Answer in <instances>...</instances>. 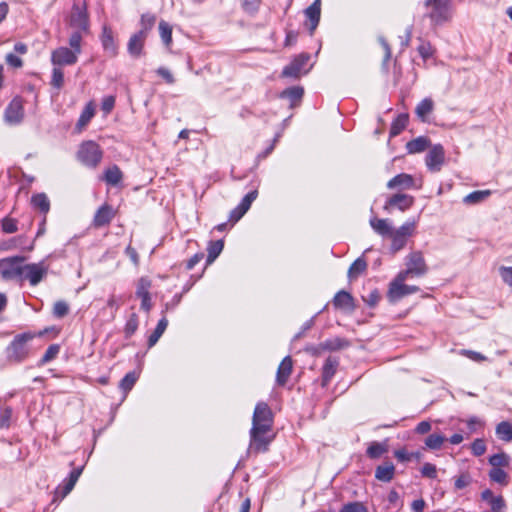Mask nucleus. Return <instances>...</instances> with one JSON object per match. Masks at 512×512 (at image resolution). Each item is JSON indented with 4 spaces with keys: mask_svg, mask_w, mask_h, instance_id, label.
I'll return each mask as SVG.
<instances>
[{
    "mask_svg": "<svg viewBox=\"0 0 512 512\" xmlns=\"http://www.w3.org/2000/svg\"><path fill=\"white\" fill-rule=\"evenodd\" d=\"M272 425L273 414L271 409L264 402L258 403L253 413L252 428L250 430V451L259 453L265 452L268 449L274 437L271 434Z\"/></svg>",
    "mask_w": 512,
    "mask_h": 512,
    "instance_id": "nucleus-1",
    "label": "nucleus"
},
{
    "mask_svg": "<svg viewBox=\"0 0 512 512\" xmlns=\"http://www.w3.org/2000/svg\"><path fill=\"white\" fill-rule=\"evenodd\" d=\"M426 16L433 26L450 22L454 15L452 0H425Z\"/></svg>",
    "mask_w": 512,
    "mask_h": 512,
    "instance_id": "nucleus-2",
    "label": "nucleus"
},
{
    "mask_svg": "<svg viewBox=\"0 0 512 512\" xmlns=\"http://www.w3.org/2000/svg\"><path fill=\"white\" fill-rule=\"evenodd\" d=\"M34 337L31 333L17 335L5 350L6 359L10 363H20L24 361L29 353L28 342Z\"/></svg>",
    "mask_w": 512,
    "mask_h": 512,
    "instance_id": "nucleus-3",
    "label": "nucleus"
},
{
    "mask_svg": "<svg viewBox=\"0 0 512 512\" xmlns=\"http://www.w3.org/2000/svg\"><path fill=\"white\" fill-rule=\"evenodd\" d=\"M66 22L71 30L89 32L90 21L86 4L75 2Z\"/></svg>",
    "mask_w": 512,
    "mask_h": 512,
    "instance_id": "nucleus-4",
    "label": "nucleus"
},
{
    "mask_svg": "<svg viewBox=\"0 0 512 512\" xmlns=\"http://www.w3.org/2000/svg\"><path fill=\"white\" fill-rule=\"evenodd\" d=\"M25 257L14 256L0 260V276L6 281L21 282L22 265Z\"/></svg>",
    "mask_w": 512,
    "mask_h": 512,
    "instance_id": "nucleus-5",
    "label": "nucleus"
},
{
    "mask_svg": "<svg viewBox=\"0 0 512 512\" xmlns=\"http://www.w3.org/2000/svg\"><path fill=\"white\" fill-rule=\"evenodd\" d=\"M406 269L399 273L410 278L422 277L428 272L424 255L421 251H412L405 258Z\"/></svg>",
    "mask_w": 512,
    "mask_h": 512,
    "instance_id": "nucleus-6",
    "label": "nucleus"
},
{
    "mask_svg": "<svg viewBox=\"0 0 512 512\" xmlns=\"http://www.w3.org/2000/svg\"><path fill=\"white\" fill-rule=\"evenodd\" d=\"M410 277L398 273L394 280L390 283L387 297L390 302H397L403 297L419 291L418 286L407 285L405 281Z\"/></svg>",
    "mask_w": 512,
    "mask_h": 512,
    "instance_id": "nucleus-7",
    "label": "nucleus"
},
{
    "mask_svg": "<svg viewBox=\"0 0 512 512\" xmlns=\"http://www.w3.org/2000/svg\"><path fill=\"white\" fill-rule=\"evenodd\" d=\"M103 156L99 145L94 141L83 142L77 152L78 160L85 166L95 168Z\"/></svg>",
    "mask_w": 512,
    "mask_h": 512,
    "instance_id": "nucleus-8",
    "label": "nucleus"
},
{
    "mask_svg": "<svg viewBox=\"0 0 512 512\" xmlns=\"http://www.w3.org/2000/svg\"><path fill=\"white\" fill-rule=\"evenodd\" d=\"M416 223V220L407 221L398 229H393L388 236L391 239L390 249L392 253H397L406 246L408 238L415 232Z\"/></svg>",
    "mask_w": 512,
    "mask_h": 512,
    "instance_id": "nucleus-9",
    "label": "nucleus"
},
{
    "mask_svg": "<svg viewBox=\"0 0 512 512\" xmlns=\"http://www.w3.org/2000/svg\"><path fill=\"white\" fill-rule=\"evenodd\" d=\"M49 266L45 261L22 265L21 282L28 280L30 285H38L47 275Z\"/></svg>",
    "mask_w": 512,
    "mask_h": 512,
    "instance_id": "nucleus-10",
    "label": "nucleus"
},
{
    "mask_svg": "<svg viewBox=\"0 0 512 512\" xmlns=\"http://www.w3.org/2000/svg\"><path fill=\"white\" fill-rule=\"evenodd\" d=\"M310 59V55L307 53H303L298 55L293 59V61L284 67L282 71L283 77H290V78H298L302 74H306L308 72V69H305L308 61Z\"/></svg>",
    "mask_w": 512,
    "mask_h": 512,
    "instance_id": "nucleus-11",
    "label": "nucleus"
},
{
    "mask_svg": "<svg viewBox=\"0 0 512 512\" xmlns=\"http://www.w3.org/2000/svg\"><path fill=\"white\" fill-rule=\"evenodd\" d=\"M445 160V152L442 145L437 144L430 148L426 155L425 163L431 172H439Z\"/></svg>",
    "mask_w": 512,
    "mask_h": 512,
    "instance_id": "nucleus-12",
    "label": "nucleus"
},
{
    "mask_svg": "<svg viewBox=\"0 0 512 512\" xmlns=\"http://www.w3.org/2000/svg\"><path fill=\"white\" fill-rule=\"evenodd\" d=\"M24 117L23 100L20 97H15L9 103L5 110L4 118L9 124H19Z\"/></svg>",
    "mask_w": 512,
    "mask_h": 512,
    "instance_id": "nucleus-13",
    "label": "nucleus"
},
{
    "mask_svg": "<svg viewBox=\"0 0 512 512\" xmlns=\"http://www.w3.org/2000/svg\"><path fill=\"white\" fill-rule=\"evenodd\" d=\"M78 55L67 47H59L52 52L51 61L54 65H73L77 62Z\"/></svg>",
    "mask_w": 512,
    "mask_h": 512,
    "instance_id": "nucleus-14",
    "label": "nucleus"
},
{
    "mask_svg": "<svg viewBox=\"0 0 512 512\" xmlns=\"http://www.w3.org/2000/svg\"><path fill=\"white\" fill-rule=\"evenodd\" d=\"M388 189H397V190H409V189H419L420 185H416L415 180L412 175L406 173H400L390 179L387 183Z\"/></svg>",
    "mask_w": 512,
    "mask_h": 512,
    "instance_id": "nucleus-15",
    "label": "nucleus"
},
{
    "mask_svg": "<svg viewBox=\"0 0 512 512\" xmlns=\"http://www.w3.org/2000/svg\"><path fill=\"white\" fill-rule=\"evenodd\" d=\"M414 204V197L408 194L397 193L389 197L384 205L385 210L393 207L400 211L408 210Z\"/></svg>",
    "mask_w": 512,
    "mask_h": 512,
    "instance_id": "nucleus-16",
    "label": "nucleus"
},
{
    "mask_svg": "<svg viewBox=\"0 0 512 512\" xmlns=\"http://www.w3.org/2000/svg\"><path fill=\"white\" fill-rule=\"evenodd\" d=\"M114 215L115 213L113 208L108 204H104L96 211L93 219V225L95 227L108 225L114 218Z\"/></svg>",
    "mask_w": 512,
    "mask_h": 512,
    "instance_id": "nucleus-17",
    "label": "nucleus"
},
{
    "mask_svg": "<svg viewBox=\"0 0 512 512\" xmlns=\"http://www.w3.org/2000/svg\"><path fill=\"white\" fill-rule=\"evenodd\" d=\"M333 305L337 309L352 312L355 309L354 300L350 293L341 290L333 298Z\"/></svg>",
    "mask_w": 512,
    "mask_h": 512,
    "instance_id": "nucleus-18",
    "label": "nucleus"
},
{
    "mask_svg": "<svg viewBox=\"0 0 512 512\" xmlns=\"http://www.w3.org/2000/svg\"><path fill=\"white\" fill-rule=\"evenodd\" d=\"M145 40L146 37L144 36V32H137L130 37L127 48L129 54L132 57H140L143 51Z\"/></svg>",
    "mask_w": 512,
    "mask_h": 512,
    "instance_id": "nucleus-19",
    "label": "nucleus"
},
{
    "mask_svg": "<svg viewBox=\"0 0 512 512\" xmlns=\"http://www.w3.org/2000/svg\"><path fill=\"white\" fill-rule=\"evenodd\" d=\"M321 14V0H315L308 8L305 10V15L310 21V31L314 32L316 27L320 21Z\"/></svg>",
    "mask_w": 512,
    "mask_h": 512,
    "instance_id": "nucleus-20",
    "label": "nucleus"
},
{
    "mask_svg": "<svg viewBox=\"0 0 512 512\" xmlns=\"http://www.w3.org/2000/svg\"><path fill=\"white\" fill-rule=\"evenodd\" d=\"M370 226L372 229L382 237H388L393 231L391 222L388 219H379L373 217L370 219Z\"/></svg>",
    "mask_w": 512,
    "mask_h": 512,
    "instance_id": "nucleus-21",
    "label": "nucleus"
},
{
    "mask_svg": "<svg viewBox=\"0 0 512 512\" xmlns=\"http://www.w3.org/2000/svg\"><path fill=\"white\" fill-rule=\"evenodd\" d=\"M101 42L106 52H108L112 56L116 55L117 46L114 42L112 30L106 26L103 27Z\"/></svg>",
    "mask_w": 512,
    "mask_h": 512,
    "instance_id": "nucleus-22",
    "label": "nucleus"
},
{
    "mask_svg": "<svg viewBox=\"0 0 512 512\" xmlns=\"http://www.w3.org/2000/svg\"><path fill=\"white\" fill-rule=\"evenodd\" d=\"M292 359L289 356H286L280 363L278 370H277V382L278 384H284L291 372H292Z\"/></svg>",
    "mask_w": 512,
    "mask_h": 512,
    "instance_id": "nucleus-23",
    "label": "nucleus"
},
{
    "mask_svg": "<svg viewBox=\"0 0 512 512\" xmlns=\"http://www.w3.org/2000/svg\"><path fill=\"white\" fill-rule=\"evenodd\" d=\"M429 145H430V142H429L428 138L420 136V137H417V138L409 141L406 144V149H407L408 153L415 154V153L423 152L424 150H426L429 147Z\"/></svg>",
    "mask_w": 512,
    "mask_h": 512,
    "instance_id": "nucleus-24",
    "label": "nucleus"
},
{
    "mask_svg": "<svg viewBox=\"0 0 512 512\" xmlns=\"http://www.w3.org/2000/svg\"><path fill=\"white\" fill-rule=\"evenodd\" d=\"M395 467L392 463H385L376 468V479L383 482H390L394 477Z\"/></svg>",
    "mask_w": 512,
    "mask_h": 512,
    "instance_id": "nucleus-25",
    "label": "nucleus"
},
{
    "mask_svg": "<svg viewBox=\"0 0 512 512\" xmlns=\"http://www.w3.org/2000/svg\"><path fill=\"white\" fill-rule=\"evenodd\" d=\"M367 269V262L363 257L357 258L348 270V278L350 281L358 278Z\"/></svg>",
    "mask_w": 512,
    "mask_h": 512,
    "instance_id": "nucleus-26",
    "label": "nucleus"
},
{
    "mask_svg": "<svg viewBox=\"0 0 512 512\" xmlns=\"http://www.w3.org/2000/svg\"><path fill=\"white\" fill-rule=\"evenodd\" d=\"M348 346L349 342L346 339L340 337L327 339L320 344L321 349L328 351L340 350Z\"/></svg>",
    "mask_w": 512,
    "mask_h": 512,
    "instance_id": "nucleus-27",
    "label": "nucleus"
},
{
    "mask_svg": "<svg viewBox=\"0 0 512 512\" xmlns=\"http://www.w3.org/2000/svg\"><path fill=\"white\" fill-rule=\"evenodd\" d=\"M433 108V100L431 98H425L417 105L415 113L422 121H425L427 116L433 111Z\"/></svg>",
    "mask_w": 512,
    "mask_h": 512,
    "instance_id": "nucleus-28",
    "label": "nucleus"
},
{
    "mask_svg": "<svg viewBox=\"0 0 512 512\" xmlns=\"http://www.w3.org/2000/svg\"><path fill=\"white\" fill-rule=\"evenodd\" d=\"M491 195L490 190H478L466 195L463 202L467 205H474L485 201Z\"/></svg>",
    "mask_w": 512,
    "mask_h": 512,
    "instance_id": "nucleus-29",
    "label": "nucleus"
},
{
    "mask_svg": "<svg viewBox=\"0 0 512 512\" xmlns=\"http://www.w3.org/2000/svg\"><path fill=\"white\" fill-rule=\"evenodd\" d=\"M167 326H168V320L165 317L160 319V321L158 322L155 330L153 331V333L148 338V346H149V348L153 347L158 342L160 337L165 332Z\"/></svg>",
    "mask_w": 512,
    "mask_h": 512,
    "instance_id": "nucleus-30",
    "label": "nucleus"
},
{
    "mask_svg": "<svg viewBox=\"0 0 512 512\" xmlns=\"http://www.w3.org/2000/svg\"><path fill=\"white\" fill-rule=\"evenodd\" d=\"M95 114V108H94V105L92 102L88 103L84 110L82 111L79 119H78V122H77V128L79 130H82L89 122L90 120L93 118Z\"/></svg>",
    "mask_w": 512,
    "mask_h": 512,
    "instance_id": "nucleus-31",
    "label": "nucleus"
},
{
    "mask_svg": "<svg viewBox=\"0 0 512 512\" xmlns=\"http://www.w3.org/2000/svg\"><path fill=\"white\" fill-rule=\"evenodd\" d=\"M496 435L502 441H512V424L507 421L500 422L496 426Z\"/></svg>",
    "mask_w": 512,
    "mask_h": 512,
    "instance_id": "nucleus-32",
    "label": "nucleus"
},
{
    "mask_svg": "<svg viewBox=\"0 0 512 512\" xmlns=\"http://www.w3.org/2000/svg\"><path fill=\"white\" fill-rule=\"evenodd\" d=\"M408 119V114L398 115L391 125L390 136L394 137L399 135L406 128Z\"/></svg>",
    "mask_w": 512,
    "mask_h": 512,
    "instance_id": "nucleus-33",
    "label": "nucleus"
},
{
    "mask_svg": "<svg viewBox=\"0 0 512 512\" xmlns=\"http://www.w3.org/2000/svg\"><path fill=\"white\" fill-rule=\"evenodd\" d=\"M82 470H83V468L74 469L69 474V477L67 479H65L64 486H63V496L68 495L72 491V489L74 488L75 484L77 483V481L82 473Z\"/></svg>",
    "mask_w": 512,
    "mask_h": 512,
    "instance_id": "nucleus-34",
    "label": "nucleus"
},
{
    "mask_svg": "<svg viewBox=\"0 0 512 512\" xmlns=\"http://www.w3.org/2000/svg\"><path fill=\"white\" fill-rule=\"evenodd\" d=\"M338 367V360L334 357H329L325 361L323 366V380L324 382H328L332 379L333 375L336 372Z\"/></svg>",
    "mask_w": 512,
    "mask_h": 512,
    "instance_id": "nucleus-35",
    "label": "nucleus"
},
{
    "mask_svg": "<svg viewBox=\"0 0 512 512\" xmlns=\"http://www.w3.org/2000/svg\"><path fill=\"white\" fill-rule=\"evenodd\" d=\"M224 247V243L222 240H217L214 242H210L208 246V256H207V264H211L215 261V259L220 255Z\"/></svg>",
    "mask_w": 512,
    "mask_h": 512,
    "instance_id": "nucleus-36",
    "label": "nucleus"
},
{
    "mask_svg": "<svg viewBox=\"0 0 512 512\" xmlns=\"http://www.w3.org/2000/svg\"><path fill=\"white\" fill-rule=\"evenodd\" d=\"M31 203L43 213H47L50 209V202L46 194L39 193L32 196Z\"/></svg>",
    "mask_w": 512,
    "mask_h": 512,
    "instance_id": "nucleus-37",
    "label": "nucleus"
},
{
    "mask_svg": "<svg viewBox=\"0 0 512 512\" xmlns=\"http://www.w3.org/2000/svg\"><path fill=\"white\" fill-rule=\"evenodd\" d=\"M304 90L300 86H293L281 93L282 98H288L291 101V105L301 100Z\"/></svg>",
    "mask_w": 512,
    "mask_h": 512,
    "instance_id": "nucleus-38",
    "label": "nucleus"
},
{
    "mask_svg": "<svg viewBox=\"0 0 512 512\" xmlns=\"http://www.w3.org/2000/svg\"><path fill=\"white\" fill-rule=\"evenodd\" d=\"M159 33H160V37H161L163 43L165 44V46L169 47L172 43V27H171V25L168 22L161 20L159 22Z\"/></svg>",
    "mask_w": 512,
    "mask_h": 512,
    "instance_id": "nucleus-39",
    "label": "nucleus"
},
{
    "mask_svg": "<svg viewBox=\"0 0 512 512\" xmlns=\"http://www.w3.org/2000/svg\"><path fill=\"white\" fill-rule=\"evenodd\" d=\"M88 33L89 32L72 30V33L69 37V45L71 47V50L75 51L77 54H80L82 38Z\"/></svg>",
    "mask_w": 512,
    "mask_h": 512,
    "instance_id": "nucleus-40",
    "label": "nucleus"
},
{
    "mask_svg": "<svg viewBox=\"0 0 512 512\" xmlns=\"http://www.w3.org/2000/svg\"><path fill=\"white\" fill-rule=\"evenodd\" d=\"M104 179L108 184L115 186L122 180V172L117 166H112L106 170Z\"/></svg>",
    "mask_w": 512,
    "mask_h": 512,
    "instance_id": "nucleus-41",
    "label": "nucleus"
},
{
    "mask_svg": "<svg viewBox=\"0 0 512 512\" xmlns=\"http://www.w3.org/2000/svg\"><path fill=\"white\" fill-rule=\"evenodd\" d=\"M386 451L387 447L385 444L372 442L367 448V455L372 459H376L381 457Z\"/></svg>",
    "mask_w": 512,
    "mask_h": 512,
    "instance_id": "nucleus-42",
    "label": "nucleus"
},
{
    "mask_svg": "<svg viewBox=\"0 0 512 512\" xmlns=\"http://www.w3.org/2000/svg\"><path fill=\"white\" fill-rule=\"evenodd\" d=\"M510 458L505 453L494 454L489 458V463L492 468H502L509 465Z\"/></svg>",
    "mask_w": 512,
    "mask_h": 512,
    "instance_id": "nucleus-43",
    "label": "nucleus"
},
{
    "mask_svg": "<svg viewBox=\"0 0 512 512\" xmlns=\"http://www.w3.org/2000/svg\"><path fill=\"white\" fill-rule=\"evenodd\" d=\"M489 477L492 481L501 484V485H507V473L502 468H492L489 471Z\"/></svg>",
    "mask_w": 512,
    "mask_h": 512,
    "instance_id": "nucleus-44",
    "label": "nucleus"
},
{
    "mask_svg": "<svg viewBox=\"0 0 512 512\" xmlns=\"http://www.w3.org/2000/svg\"><path fill=\"white\" fill-rule=\"evenodd\" d=\"M156 22V17L153 14H143L141 17V30L139 32H144V36L147 37L148 32L152 29Z\"/></svg>",
    "mask_w": 512,
    "mask_h": 512,
    "instance_id": "nucleus-45",
    "label": "nucleus"
},
{
    "mask_svg": "<svg viewBox=\"0 0 512 512\" xmlns=\"http://www.w3.org/2000/svg\"><path fill=\"white\" fill-rule=\"evenodd\" d=\"M446 438L439 434H431L427 437L425 444L428 448L437 450L440 449Z\"/></svg>",
    "mask_w": 512,
    "mask_h": 512,
    "instance_id": "nucleus-46",
    "label": "nucleus"
},
{
    "mask_svg": "<svg viewBox=\"0 0 512 512\" xmlns=\"http://www.w3.org/2000/svg\"><path fill=\"white\" fill-rule=\"evenodd\" d=\"M8 248H20L22 250L31 251L33 249V244L31 243L30 245L27 246L26 245V237L23 235H20V236L12 238L9 241Z\"/></svg>",
    "mask_w": 512,
    "mask_h": 512,
    "instance_id": "nucleus-47",
    "label": "nucleus"
},
{
    "mask_svg": "<svg viewBox=\"0 0 512 512\" xmlns=\"http://www.w3.org/2000/svg\"><path fill=\"white\" fill-rule=\"evenodd\" d=\"M151 282L147 278H141L137 284L136 295L139 298L150 296L149 289Z\"/></svg>",
    "mask_w": 512,
    "mask_h": 512,
    "instance_id": "nucleus-48",
    "label": "nucleus"
},
{
    "mask_svg": "<svg viewBox=\"0 0 512 512\" xmlns=\"http://www.w3.org/2000/svg\"><path fill=\"white\" fill-rule=\"evenodd\" d=\"M340 512H368V509L361 502H350L345 504Z\"/></svg>",
    "mask_w": 512,
    "mask_h": 512,
    "instance_id": "nucleus-49",
    "label": "nucleus"
},
{
    "mask_svg": "<svg viewBox=\"0 0 512 512\" xmlns=\"http://www.w3.org/2000/svg\"><path fill=\"white\" fill-rule=\"evenodd\" d=\"M12 419V409L9 407L3 408L0 412V428H9Z\"/></svg>",
    "mask_w": 512,
    "mask_h": 512,
    "instance_id": "nucleus-50",
    "label": "nucleus"
},
{
    "mask_svg": "<svg viewBox=\"0 0 512 512\" xmlns=\"http://www.w3.org/2000/svg\"><path fill=\"white\" fill-rule=\"evenodd\" d=\"M69 312V306L65 301H57L53 307V314L58 318H62Z\"/></svg>",
    "mask_w": 512,
    "mask_h": 512,
    "instance_id": "nucleus-51",
    "label": "nucleus"
},
{
    "mask_svg": "<svg viewBox=\"0 0 512 512\" xmlns=\"http://www.w3.org/2000/svg\"><path fill=\"white\" fill-rule=\"evenodd\" d=\"M257 195L258 193L256 190L249 192L247 195L244 196V198L242 199L238 206L241 207V210L247 212L250 209L253 201L257 198Z\"/></svg>",
    "mask_w": 512,
    "mask_h": 512,
    "instance_id": "nucleus-52",
    "label": "nucleus"
},
{
    "mask_svg": "<svg viewBox=\"0 0 512 512\" xmlns=\"http://www.w3.org/2000/svg\"><path fill=\"white\" fill-rule=\"evenodd\" d=\"M64 83V74L60 68H54L52 72L51 84L57 89H60Z\"/></svg>",
    "mask_w": 512,
    "mask_h": 512,
    "instance_id": "nucleus-53",
    "label": "nucleus"
},
{
    "mask_svg": "<svg viewBox=\"0 0 512 512\" xmlns=\"http://www.w3.org/2000/svg\"><path fill=\"white\" fill-rule=\"evenodd\" d=\"M459 354L469 358L470 360H472L474 362H483L487 359L483 354L476 352V351L467 350V349L460 350Z\"/></svg>",
    "mask_w": 512,
    "mask_h": 512,
    "instance_id": "nucleus-54",
    "label": "nucleus"
},
{
    "mask_svg": "<svg viewBox=\"0 0 512 512\" xmlns=\"http://www.w3.org/2000/svg\"><path fill=\"white\" fill-rule=\"evenodd\" d=\"M471 451L475 456H482L486 452V443L483 439H476L471 445Z\"/></svg>",
    "mask_w": 512,
    "mask_h": 512,
    "instance_id": "nucleus-55",
    "label": "nucleus"
},
{
    "mask_svg": "<svg viewBox=\"0 0 512 512\" xmlns=\"http://www.w3.org/2000/svg\"><path fill=\"white\" fill-rule=\"evenodd\" d=\"M2 230L5 233H14L18 230L17 221L13 218L6 217L2 220Z\"/></svg>",
    "mask_w": 512,
    "mask_h": 512,
    "instance_id": "nucleus-56",
    "label": "nucleus"
},
{
    "mask_svg": "<svg viewBox=\"0 0 512 512\" xmlns=\"http://www.w3.org/2000/svg\"><path fill=\"white\" fill-rule=\"evenodd\" d=\"M60 347L57 344L50 345L42 357V362L46 363L53 360L59 353Z\"/></svg>",
    "mask_w": 512,
    "mask_h": 512,
    "instance_id": "nucleus-57",
    "label": "nucleus"
},
{
    "mask_svg": "<svg viewBox=\"0 0 512 512\" xmlns=\"http://www.w3.org/2000/svg\"><path fill=\"white\" fill-rule=\"evenodd\" d=\"M138 328V317L132 314L125 325V333L130 336L135 333Z\"/></svg>",
    "mask_w": 512,
    "mask_h": 512,
    "instance_id": "nucleus-58",
    "label": "nucleus"
},
{
    "mask_svg": "<svg viewBox=\"0 0 512 512\" xmlns=\"http://www.w3.org/2000/svg\"><path fill=\"white\" fill-rule=\"evenodd\" d=\"M421 473L424 477L435 479L437 477L436 466L431 463H425L421 469Z\"/></svg>",
    "mask_w": 512,
    "mask_h": 512,
    "instance_id": "nucleus-59",
    "label": "nucleus"
},
{
    "mask_svg": "<svg viewBox=\"0 0 512 512\" xmlns=\"http://www.w3.org/2000/svg\"><path fill=\"white\" fill-rule=\"evenodd\" d=\"M502 280L512 287V267L502 266L499 269Z\"/></svg>",
    "mask_w": 512,
    "mask_h": 512,
    "instance_id": "nucleus-60",
    "label": "nucleus"
},
{
    "mask_svg": "<svg viewBox=\"0 0 512 512\" xmlns=\"http://www.w3.org/2000/svg\"><path fill=\"white\" fill-rule=\"evenodd\" d=\"M6 63L14 68H21L23 66V61L15 54L9 53L5 57Z\"/></svg>",
    "mask_w": 512,
    "mask_h": 512,
    "instance_id": "nucleus-61",
    "label": "nucleus"
},
{
    "mask_svg": "<svg viewBox=\"0 0 512 512\" xmlns=\"http://www.w3.org/2000/svg\"><path fill=\"white\" fill-rule=\"evenodd\" d=\"M114 105H115V97L110 95V96H106L103 99L101 108L106 114H109L113 110Z\"/></svg>",
    "mask_w": 512,
    "mask_h": 512,
    "instance_id": "nucleus-62",
    "label": "nucleus"
},
{
    "mask_svg": "<svg viewBox=\"0 0 512 512\" xmlns=\"http://www.w3.org/2000/svg\"><path fill=\"white\" fill-rule=\"evenodd\" d=\"M157 74L162 77L168 84H173L175 82L174 76L172 73L165 67H159L157 69Z\"/></svg>",
    "mask_w": 512,
    "mask_h": 512,
    "instance_id": "nucleus-63",
    "label": "nucleus"
},
{
    "mask_svg": "<svg viewBox=\"0 0 512 512\" xmlns=\"http://www.w3.org/2000/svg\"><path fill=\"white\" fill-rule=\"evenodd\" d=\"M140 373L136 370L127 373L120 384H135L139 380Z\"/></svg>",
    "mask_w": 512,
    "mask_h": 512,
    "instance_id": "nucleus-64",
    "label": "nucleus"
}]
</instances>
